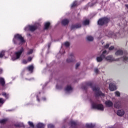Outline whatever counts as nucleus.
<instances>
[{"mask_svg":"<svg viewBox=\"0 0 128 128\" xmlns=\"http://www.w3.org/2000/svg\"><path fill=\"white\" fill-rule=\"evenodd\" d=\"M13 42L14 44H24L26 42V40L22 38V35L16 34L14 36Z\"/></svg>","mask_w":128,"mask_h":128,"instance_id":"obj_1","label":"nucleus"},{"mask_svg":"<svg viewBox=\"0 0 128 128\" xmlns=\"http://www.w3.org/2000/svg\"><path fill=\"white\" fill-rule=\"evenodd\" d=\"M22 52H24V48L20 47V50L17 52H16L12 56V60L14 62V60H18L20 58V54H22Z\"/></svg>","mask_w":128,"mask_h":128,"instance_id":"obj_2","label":"nucleus"},{"mask_svg":"<svg viewBox=\"0 0 128 128\" xmlns=\"http://www.w3.org/2000/svg\"><path fill=\"white\" fill-rule=\"evenodd\" d=\"M107 54H108V52L106 50H104V51H103L100 56H97L96 58L97 62H102V60H104V58H105Z\"/></svg>","mask_w":128,"mask_h":128,"instance_id":"obj_3","label":"nucleus"},{"mask_svg":"<svg viewBox=\"0 0 128 128\" xmlns=\"http://www.w3.org/2000/svg\"><path fill=\"white\" fill-rule=\"evenodd\" d=\"M92 108H96L98 110H101V112H104V107L102 104H96L94 103H92Z\"/></svg>","mask_w":128,"mask_h":128,"instance_id":"obj_4","label":"nucleus"},{"mask_svg":"<svg viewBox=\"0 0 128 128\" xmlns=\"http://www.w3.org/2000/svg\"><path fill=\"white\" fill-rule=\"evenodd\" d=\"M92 90L96 92V96H102L104 98V94L100 91V88L98 87H93Z\"/></svg>","mask_w":128,"mask_h":128,"instance_id":"obj_5","label":"nucleus"},{"mask_svg":"<svg viewBox=\"0 0 128 128\" xmlns=\"http://www.w3.org/2000/svg\"><path fill=\"white\" fill-rule=\"evenodd\" d=\"M108 22H110V19L106 18H104L100 19L98 20V24L100 26H104V24H106Z\"/></svg>","mask_w":128,"mask_h":128,"instance_id":"obj_6","label":"nucleus"},{"mask_svg":"<svg viewBox=\"0 0 128 128\" xmlns=\"http://www.w3.org/2000/svg\"><path fill=\"white\" fill-rule=\"evenodd\" d=\"M36 24L40 26V24L36 23L35 25L34 26H28L25 28V30H30L31 32H34V30H36Z\"/></svg>","mask_w":128,"mask_h":128,"instance_id":"obj_7","label":"nucleus"},{"mask_svg":"<svg viewBox=\"0 0 128 128\" xmlns=\"http://www.w3.org/2000/svg\"><path fill=\"white\" fill-rule=\"evenodd\" d=\"M76 60V57H74V56L71 54H70L68 58L67 59L66 62H72Z\"/></svg>","mask_w":128,"mask_h":128,"instance_id":"obj_8","label":"nucleus"},{"mask_svg":"<svg viewBox=\"0 0 128 128\" xmlns=\"http://www.w3.org/2000/svg\"><path fill=\"white\" fill-rule=\"evenodd\" d=\"M73 88L70 85H68L65 88V92L66 94H70L72 92Z\"/></svg>","mask_w":128,"mask_h":128,"instance_id":"obj_9","label":"nucleus"},{"mask_svg":"<svg viewBox=\"0 0 128 128\" xmlns=\"http://www.w3.org/2000/svg\"><path fill=\"white\" fill-rule=\"evenodd\" d=\"M124 114H126V112L122 109L118 110L116 112V114L118 116H124Z\"/></svg>","mask_w":128,"mask_h":128,"instance_id":"obj_10","label":"nucleus"},{"mask_svg":"<svg viewBox=\"0 0 128 128\" xmlns=\"http://www.w3.org/2000/svg\"><path fill=\"white\" fill-rule=\"evenodd\" d=\"M114 106L116 108H122V102L118 101L114 104Z\"/></svg>","mask_w":128,"mask_h":128,"instance_id":"obj_11","label":"nucleus"},{"mask_svg":"<svg viewBox=\"0 0 128 128\" xmlns=\"http://www.w3.org/2000/svg\"><path fill=\"white\" fill-rule=\"evenodd\" d=\"M105 104L106 106L110 108V106H112V102L110 100H107L105 102Z\"/></svg>","mask_w":128,"mask_h":128,"instance_id":"obj_12","label":"nucleus"},{"mask_svg":"<svg viewBox=\"0 0 128 128\" xmlns=\"http://www.w3.org/2000/svg\"><path fill=\"white\" fill-rule=\"evenodd\" d=\"M116 56H122L124 54V51L122 50H118L116 53Z\"/></svg>","mask_w":128,"mask_h":128,"instance_id":"obj_13","label":"nucleus"},{"mask_svg":"<svg viewBox=\"0 0 128 128\" xmlns=\"http://www.w3.org/2000/svg\"><path fill=\"white\" fill-rule=\"evenodd\" d=\"M68 24V19H64L62 21V24L63 26H66Z\"/></svg>","mask_w":128,"mask_h":128,"instance_id":"obj_14","label":"nucleus"},{"mask_svg":"<svg viewBox=\"0 0 128 128\" xmlns=\"http://www.w3.org/2000/svg\"><path fill=\"white\" fill-rule=\"evenodd\" d=\"M5 84H6V82L4 81V78H0V84H1V86H4Z\"/></svg>","mask_w":128,"mask_h":128,"instance_id":"obj_15","label":"nucleus"},{"mask_svg":"<svg viewBox=\"0 0 128 128\" xmlns=\"http://www.w3.org/2000/svg\"><path fill=\"white\" fill-rule=\"evenodd\" d=\"M105 60H107L108 62H112V56H108L106 57L105 56Z\"/></svg>","mask_w":128,"mask_h":128,"instance_id":"obj_16","label":"nucleus"},{"mask_svg":"<svg viewBox=\"0 0 128 128\" xmlns=\"http://www.w3.org/2000/svg\"><path fill=\"white\" fill-rule=\"evenodd\" d=\"M36 128H44V124H42V123H38L36 125Z\"/></svg>","mask_w":128,"mask_h":128,"instance_id":"obj_17","label":"nucleus"},{"mask_svg":"<svg viewBox=\"0 0 128 128\" xmlns=\"http://www.w3.org/2000/svg\"><path fill=\"white\" fill-rule=\"evenodd\" d=\"M86 40H88V42H92V40H94V37L91 36H87Z\"/></svg>","mask_w":128,"mask_h":128,"instance_id":"obj_18","label":"nucleus"},{"mask_svg":"<svg viewBox=\"0 0 128 128\" xmlns=\"http://www.w3.org/2000/svg\"><path fill=\"white\" fill-rule=\"evenodd\" d=\"M50 23L49 22H47L45 23V24H44L45 30H48V28H50Z\"/></svg>","mask_w":128,"mask_h":128,"instance_id":"obj_19","label":"nucleus"},{"mask_svg":"<svg viewBox=\"0 0 128 128\" xmlns=\"http://www.w3.org/2000/svg\"><path fill=\"white\" fill-rule=\"evenodd\" d=\"M90 24V20H86L83 22V24L84 26H88V24Z\"/></svg>","mask_w":128,"mask_h":128,"instance_id":"obj_20","label":"nucleus"},{"mask_svg":"<svg viewBox=\"0 0 128 128\" xmlns=\"http://www.w3.org/2000/svg\"><path fill=\"white\" fill-rule=\"evenodd\" d=\"M94 124H86V127L88 128H94Z\"/></svg>","mask_w":128,"mask_h":128,"instance_id":"obj_21","label":"nucleus"},{"mask_svg":"<svg viewBox=\"0 0 128 128\" xmlns=\"http://www.w3.org/2000/svg\"><path fill=\"white\" fill-rule=\"evenodd\" d=\"M28 70L29 72H32V70H34V66H30L28 68Z\"/></svg>","mask_w":128,"mask_h":128,"instance_id":"obj_22","label":"nucleus"},{"mask_svg":"<svg viewBox=\"0 0 128 128\" xmlns=\"http://www.w3.org/2000/svg\"><path fill=\"white\" fill-rule=\"evenodd\" d=\"M116 96H118V98H120V92L118 91H116L114 92Z\"/></svg>","mask_w":128,"mask_h":128,"instance_id":"obj_23","label":"nucleus"},{"mask_svg":"<svg viewBox=\"0 0 128 128\" xmlns=\"http://www.w3.org/2000/svg\"><path fill=\"white\" fill-rule=\"evenodd\" d=\"M76 6H78V2H76V1H75V2H73V3L72 4L71 6V8H74Z\"/></svg>","mask_w":128,"mask_h":128,"instance_id":"obj_24","label":"nucleus"},{"mask_svg":"<svg viewBox=\"0 0 128 128\" xmlns=\"http://www.w3.org/2000/svg\"><path fill=\"white\" fill-rule=\"evenodd\" d=\"M110 44H112V43L110 42L107 43L104 46V48H108Z\"/></svg>","mask_w":128,"mask_h":128,"instance_id":"obj_25","label":"nucleus"},{"mask_svg":"<svg viewBox=\"0 0 128 128\" xmlns=\"http://www.w3.org/2000/svg\"><path fill=\"white\" fill-rule=\"evenodd\" d=\"M8 121V119H2L0 120V124H5Z\"/></svg>","mask_w":128,"mask_h":128,"instance_id":"obj_26","label":"nucleus"},{"mask_svg":"<svg viewBox=\"0 0 128 128\" xmlns=\"http://www.w3.org/2000/svg\"><path fill=\"white\" fill-rule=\"evenodd\" d=\"M2 96H4L6 98H8V94H6V92H2Z\"/></svg>","mask_w":128,"mask_h":128,"instance_id":"obj_27","label":"nucleus"},{"mask_svg":"<svg viewBox=\"0 0 128 128\" xmlns=\"http://www.w3.org/2000/svg\"><path fill=\"white\" fill-rule=\"evenodd\" d=\"M32 52H34V50L30 49L28 52V54H32Z\"/></svg>","mask_w":128,"mask_h":128,"instance_id":"obj_28","label":"nucleus"},{"mask_svg":"<svg viewBox=\"0 0 128 128\" xmlns=\"http://www.w3.org/2000/svg\"><path fill=\"white\" fill-rule=\"evenodd\" d=\"M4 56V51L2 50L1 52H0V58H2Z\"/></svg>","mask_w":128,"mask_h":128,"instance_id":"obj_29","label":"nucleus"},{"mask_svg":"<svg viewBox=\"0 0 128 128\" xmlns=\"http://www.w3.org/2000/svg\"><path fill=\"white\" fill-rule=\"evenodd\" d=\"M80 24H78V25H76L74 27H72V28H80Z\"/></svg>","mask_w":128,"mask_h":128,"instance_id":"obj_30","label":"nucleus"},{"mask_svg":"<svg viewBox=\"0 0 128 128\" xmlns=\"http://www.w3.org/2000/svg\"><path fill=\"white\" fill-rule=\"evenodd\" d=\"M70 124L72 126H76V123L74 121H72Z\"/></svg>","mask_w":128,"mask_h":128,"instance_id":"obj_31","label":"nucleus"},{"mask_svg":"<svg viewBox=\"0 0 128 128\" xmlns=\"http://www.w3.org/2000/svg\"><path fill=\"white\" fill-rule=\"evenodd\" d=\"M4 102H6V100H3L2 98H0V104H4Z\"/></svg>","mask_w":128,"mask_h":128,"instance_id":"obj_32","label":"nucleus"},{"mask_svg":"<svg viewBox=\"0 0 128 128\" xmlns=\"http://www.w3.org/2000/svg\"><path fill=\"white\" fill-rule=\"evenodd\" d=\"M54 128V124H48V128Z\"/></svg>","mask_w":128,"mask_h":128,"instance_id":"obj_33","label":"nucleus"},{"mask_svg":"<svg viewBox=\"0 0 128 128\" xmlns=\"http://www.w3.org/2000/svg\"><path fill=\"white\" fill-rule=\"evenodd\" d=\"M128 60V58L127 56H124L123 58V60L124 62H126Z\"/></svg>","mask_w":128,"mask_h":128,"instance_id":"obj_34","label":"nucleus"},{"mask_svg":"<svg viewBox=\"0 0 128 128\" xmlns=\"http://www.w3.org/2000/svg\"><path fill=\"white\" fill-rule=\"evenodd\" d=\"M117 89L116 86L112 84V90H116Z\"/></svg>","mask_w":128,"mask_h":128,"instance_id":"obj_35","label":"nucleus"},{"mask_svg":"<svg viewBox=\"0 0 128 128\" xmlns=\"http://www.w3.org/2000/svg\"><path fill=\"white\" fill-rule=\"evenodd\" d=\"M64 46H70V42H66L65 43H64Z\"/></svg>","mask_w":128,"mask_h":128,"instance_id":"obj_36","label":"nucleus"},{"mask_svg":"<svg viewBox=\"0 0 128 128\" xmlns=\"http://www.w3.org/2000/svg\"><path fill=\"white\" fill-rule=\"evenodd\" d=\"M98 72H99V70H98V68H96L94 69V72H95L96 74H98Z\"/></svg>","mask_w":128,"mask_h":128,"instance_id":"obj_37","label":"nucleus"},{"mask_svg":"<svg viewBox=\"0 0 128 128\" xmlns=\"http://www.w3.org/2000/svg\"><path fill=\"white\" fill-rule=\"evenodd\" d=\"M22 63L24 64H28V60H23L22 62Z\"/></svg>","mask_w":128,"mask_h":128,"instance_id":"obj_38","label":"nucleus"},{"mask_svg":"<svg viewBox=\"0 0 128 128\" xmlns=\"http://www.w3.org/2000/svg\"><path fill=\"white\" fill-rule=\"evenodd\" d=\"M79 66H80V62H78L76 64V68H78V67Z\"/></svg>","mask_w":128,"mask_h":128,"instance_id":"obj_39","label":"nucleus"},{"mask_svg":"<svg viewBox=\"0 0 128 128\" xmlns=\"http://www.w3.org/2000/svg\"><path fill=\"white\" fill-rule=\"evenodd\" d=\"M110 86H112V84H109V90H110L111 92H112V88Z\"/></svg>","mask_w":128,"mask_h":128,"instance_id":"obj_40","label":"nucleus"},{"mask_svg":"<svg viewBox=\"0 0 128 128\" xmlns=\"http://www.w3.org/2000/svg\"><path fill=\"white\" fill-rule=\"evenodd\" d=\"M94 4L92 3V2L88 4L89 6H94Z\"/></svg>","mask_w":128,"mask_h":128,"instance_id":"obj_41","label":"nucleus"},{"mask_svg":"<svg viewBox=\"0 0 128 128\" xmlns=\"http://www.w3.org/2000/svg\"><path fill=\"white\" fill-rule=\"evenodd\" d=\"M32 60V57H29L28 58V62H30V60Z\"/></svg>","mask_w":128,"mask_h":128,"instance_id":"obj_42","label":"nucleus"},{"mask_svg":"<svg viewBox=\"0 0 128 128\" xmlns=\"http://www.w3.org/2000/svg\"><path fill=\"white\" fill-rule=\"evenodd\" d=\"M109 50H112V46H110L109 48H108Z\"/></svg>","mask_w":128,"mask_h":128,"instance_id":"obj_43","label":"nucleus"},{"mask_svg":"<svg viewBox=\"0 0 128 128\" xmlns=\"http://www.w3.org/2000/svg\"><path fill=\"white\" fill-rule=\"evenodd\" d=\"M2 69L0 68V74H2Z\"/></svg>","mask_w":128,"mask_h":128,"instance_id":"obj_44","label":"nucleus"},{"mask_svg":"<svg viewBox=\"0 0 128 128\" xmlns=\"http://www.w3.org/2000/svg\"><path fill=\"white\" fill-rule=\"evenodd\" d=\"M42 100H46V98H42Z\"/></svg>","mask_w":128,"mask_h":128,"instance_id":"obj_45","label":"nucleus"},{"mask_svg":"<svg viewBox=\"0 0 128 128\" xmlns=\"http://www.w3.org/2000/svg\"><path fill=\"white\" fill-rule=\"evenodd\" d=\"M37 100H38V102H40V99H38V97H37Z\"/></svg>","mask_w":128,"mask_h":128,"instance_id":"obj_46","label":"nucleus"},{"mask_svg":"<svg viewBox=\"0 0 128 128\" xmlns=\"http://www.w3.org/2000/svg\"><path fill=\"white\" fill-rule=\"evenodd\" d=\"M126 6L127 8H128V4H126Z\"/></svg>","mask_w":128,"mask_h":128,"instance_id":"obj_47","label":"nucleus"},{"mask_svg":"<svg viewBox=\"0 0 128 128\" xmlns=\"http://www.w3.org/2000/svg\"><path fill=\"white\" fill-rule=\"evenodd\" d=\"M56 88L60 89V88H58V85L56 86Z\"/></svg>","mask_w":128,"mask_h":128,"instance_id":"obj_48","label":"nucleus"},{"mask_svg":"<svg viewBox=\"0 0 128 128\" xmlns=\"http://www.w3.org/2000/svg\"><path fill=\"white\" fill-rule=\"evenodd\" d=\"M114 46H112V50H114Z\"/></svg>","mask_w":128,"mask_h":128,"instance_id":"obj_49","label":"nucleus"},{"mask_svg":"<svg viewBox=\"0 0 128 128\" xmlns=\"http://www.w3.org/2000/svg\"><path fill=\"white\" fill-rule=\"evenodd\" d=\"M112 60H114V59L113 58V59H112Z\"/></svg>","mask_w":128,"mask_h":128,"instance_id":"obj_50","label":"nucleus"}]
</instances>
